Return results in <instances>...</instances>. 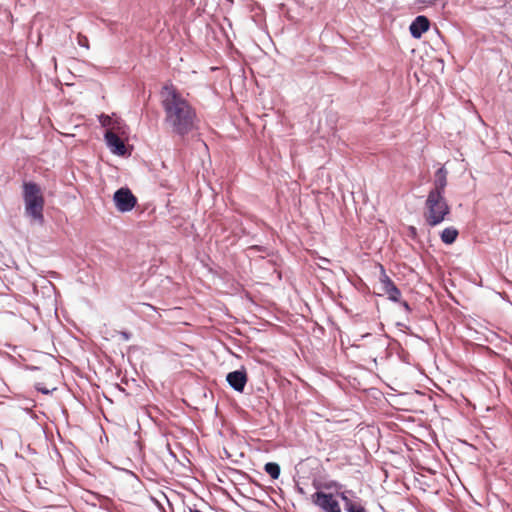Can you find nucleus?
Segmentation results:
<instances>
[{
    "label": "nucleus",
    "mask_w": 512,
    "mask_h": 512,
    "mask_svg": "<svg viewBox=\"0 0 512 512\" xmlns=\"http://www.w3.org/2000/svg\"><path fill=\"white\" fill-rule=\"evenodd\" d=\"M164 124L182 139L197 129V113L192 104L173 85L163 86L160 92Z\"/></svg>",
    "instance_id": "obj_1"
},
{
    "label": "nucleus",
    "mask_w": 512,
    "mask_h": 512,
    "mask_svg": "<svg viewBox=\"0 0 512 512\" xmlns=\"http://www.w3.org/2000/svg\"><path fill=\"white\" fill-rule=\"evenodd\" d=\"M447 170L442 166L435 172V179L433 189L429 194H439L444 196L445 188L447 186Z\"/></svg>",
    "instance_id": "obj_9"
},
{
    "label": "nucleus",
    "mask_w": 512,
    "mask_h": 512,
    "mask_svg": "<svg viewBox=\"0 0 512 512\" xmlns=\"http://www.w3.org/2000/svg\"><path fill=\"white\" fill-rule=\"evenodd\" d=\"M77 43L81 47H84L86 49L89 48V40H88V38L85 35L81 34V33H79L77 35Z\"/></svg>",
    "instance_id": "obj_14"
},
{
    "label": "nucleus",
    "mask_w": 512,
    "mask_h": 512,
    "mask_svg": "<svg viewBox=\"0 0 512 512\" xmlns=\"http://www.w3.org/2000/svg\"><path fill=\"white\" fill-rule=\"evenodd\" d=\"M380 269L379 276V292L378 295L384 296L386 295L390 300L394 302H398L401 297L400 290L396 287L394 282L390 279V277L386 274V271L382 264H378Z\"/></svg>",
    "instance_id": "obj_4"
},
{
    "label": "nucleus",
    "mask_w": 512,
    "mask_h": 512,
    "mask_svg": "<svg viewBox=\"0 0 512 512\" xmlns=\"http://www.w3.org/2000/svg\"><path fill=\"white\" fill-rule=\"evenodd\" d=\"M226 380L234 390L242 392L248 379L244 370H236L228 373Z\"/></svg>",
    "instance_id": "obj_8"
},
{
    "label": "nucleus",
    "mask_w": 512,
    "mask_h": 512,
    "mask_svg": "<svg viewBox=\"0 0 512 512\" xmlns=\"http://www.w3.org/2000/svg\"><path fill=\"white\" fill-rule=\"evenodd\" d=\"M449 214L450 206L443 195L428 194L423 213L428 226L434 227L439 225Z\"/></svg>",
    "instance_id": "obj_2"
},
{
    "label": "nucleus",
    "mask_w": 512,
    "mask_h": 512,
    "mask_svg": "<svg viewBox=\"0 0 512 512\" xmlns=\"http://www.w3.org/2000/svg\"><path fill=\"white\" fill-rule=\"evenodd\" d=\"M338 495L344 502V506L347 512H366V509L360 503L352 501L346 495V492H341Z\"/></svg>",
    "instance_id": "obj_11"
},
{
    "label": "nucleus",
    "mask_w": 512,
    "mask_h": 512,
    "mask_svg": "<svg viewBox=\"0 0 512 512\" xmlns=\"http://www.w3.org/2000/svg\"><path fill=\"white\" fill-rule=\"evenodd\" d=\"M458 230L454 227H447L441 233V240L445 244H452L458 237Z\"/></svg>",
    "instance_id": "obj_12"
},
{
    "label": "nucleus",
    "mask_w": 512,
    "mask_h": 512,
    "mask_svg": "<svg viewBox=\"0 0 512 512\" xmlns=\"http://www.w3.org/2000/svg\"><path fill=\"white\" fill-rule=\"evenodd\" d=\"M115 206L120 212L131 211L137 204V199L128 188H120L114 193Z\"/></svg>",
    "instance_id": "obj_5"
},
{
    "label": "nucleus",
    "mask_w": 512,
    "mask_h": 512,
    "mask_svg": "<svg viewBox=\"0 0 512 512\" xmlns=\"http://www.w3.org/2000/svg\"><path fill=\"white\" fill-rule=\"evenodd\" d=\"M312 502L325 512H341L340 505L332 494L315 492L312 495Z\"/></svg>",
    "instance_id": "obj_6"
},
{
    "label": "nucleus",
    "mask_w": 512,
    "mask_h": 512,
    "mask_svg": "<svg viewBox=\"0 0 512 512\" xmlns=\"http://www.w3.org/2000/svg\"><path fill=\"white\" fill-rule=\"evenodd\" d=\"M23 189L26 215L31 217L33 220L42 223L44 220V197L40 187L36 183L28 182L24 183Z\"/></svg>",
    "instance_id": "obj_3"
},
{
    "label": "nucleus",
    "mask_w": 512,
    "mask_h": 512,
    "mask_svg": "<svg viewBox=\"0 0 512 512\" xmlns=\"http://www.w3.org/2000/svg\"><path fill=\"white\" fill-rule=\"evenodd\" d=\"M36 389L43 394H49L51 391L56 390V387H53L52 389H48L45 386H43L41 383L36 384Z\"/></svg>",
    "instance_id": "obj_15"
},
{
    "label": "nucleus",
    "mask_w": 512,
    "mask_h": 512,
    "mask_svg": "<svg viewBox=\"0 0 512 512\" xmlns=\"http://www.w3.org/2000/svg\"><path fill=\"white\" fill-rule=\"evenodd\" d=\"M264 470L274 480L278 479L280 476V466L275 462L266 463L264 466Z\"/></svg>",
    "instance_id": "obj_13"
},
{
    "label": "nucleus",
    "mask_w": 512,
    "mask_h": 512,
    "mask_svg": "<svg viewBox=\"0 0 512 512\" xmlns=\"http://www.w3.org/2000/svg\"><path fill=\"white\" fill-rule=\"evenodd\" d=\"M430 23L427 17L417 16L410 25V32L414 38H420L429 29Z\"/></svg>",
    "instance_id": "obj_10"
},
{
    "label": "nucleus",
    "mask_w": 512,
    "mask_h": 512,
    "mask_svg": "<svg viewBox=\"0 0 512 512\" xmlns=\"http://www.w3.org/2000/svg\"><path fill=\"white\" fill-rule=\"evenodd\" d=\"M105 139H106L107 145L109 146V148L111 149V151L114 154H117L120 156H123L126 154V152H127L126 146H125L123 140L115 132H113L112 130H108L105 133Z\"/></svg>",
    "instance_id": "obj_7"
}]
</instances>
